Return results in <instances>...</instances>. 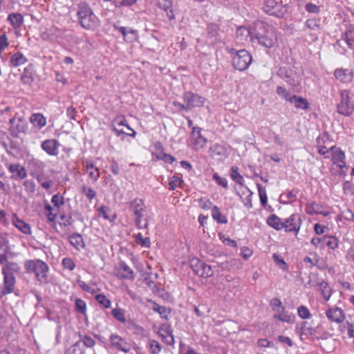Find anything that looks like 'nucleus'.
I'll use <instances>...</instances> for the list:
<instances>
[{
    "label": "nucleus",
    "instance_id": "obj_27",
    "mask_svg": "<svg viewBox=\"0 0 354 354\" xmlns=\"http://www.w3.org/2000/svg\"><path fill=\"white\" fill-rule=\"evenodd\" d=\"M342 39L344 40L348 48H354V27L351 25L347 27L344 34L342 35Z\"/></svg>",
    "mask_w": 354,
    "mask_h": 354
},
{
    "label": "nucleus",
    "instance_id": "obj_55",
    "mask_svg": "<svg viewBox=\"0 0 354 354\" xmlns=\"http://www.w3.org/2000/svg\"><path fill=\"white\" fill-rule=\"evenodd\" d=\"M96 301L106 308L111 306V301L106 297L102 294H98L95 296Z\"/></svg>",
    "mask_w": 354,
    "mask_h": 354
},
{
    "label": "nucleus",
    "instance_id": "obj_11",
    "mask_svg": "<svg viewBox=\"0 0 354 354\" xmlns=\"http://www.w3.org/2000/svg\"><path fill=\"white\" fill-rule=\"evenodd\" d=\"M183 99L189 110L195 107H201L205 102V97L191 91L184 92Z\"/></svg>",
    "mask_w": 354,
    "mask_h": 354
},
{
    "label": "nucleus",
    "instance_id": "obj_21",
    "mask_svg": "<svg viewBox=\"0 0 354 354\" xmlns=\"http://www.w3.org/2000/svg\"><path fill=\"white\" fill-rule=\"evenodd\" d=\"M156 3L160 8L166 12L169 19H174L175 15L172 8V0H156Z\"/></svg>",
    "mask_w": 354,
    "mask_h": 354
},
{
    "label": "nucleus",
    "instance_id": "obj_35",
    "mask_svg": "<svg viewBox=\"0 0 354 354\" xmlns=\"http://www.w3.org/2000/svg\"><path fill=\"white\" fill-rule=\"evenodd\" d=\"M21 268L19 265L13 261L7 262L2 268V273H8L14 274V273H19Z\"/></svg>",
    "mask_w": 354,
    "mask_h": 354
},
{
    "label": "nucleus",
    "instance_id": "obj_43",
    "mask_svg": "<svg viewBox=\"0 0 354 354\" xmlns=\"http://www.w3.org/2000/svg\"><path fill=\"white\" fill-rule=\"evenodd\" d=\"M136 243L144 248H149L151 245V241L149 237L143 238L141 233L136 234L133 236Z\"/></svg>",
    "mask_w": 354,
    "mask_h": 354
},
{
    "label": "nucleus",
    "instance_id": "obj_37",
    "mask_svg": "<svg viewBox=\"0 0 354 354\" xmlns=\"http://www.w3.org/2000/svg\"><path fill=\"white\" fill-rule=\"evenodd\" d=\"M21 80L25 84H32L34 81V78L31 66H28L24 68V73L21 76Z\"/></svg>",
    "mask_w": 354,
    "mask_h": 354
},
{
    "label": "nucleus",
    "instance_id": "obj_51",
    "mask_svg": "<svg viewBox=\"0 0 354 354\" xmlns=\"http://www.w3.org/2000/svg\"><path fill=\"white\" fill-rule=\"evenodd\" d=\"M51 203L53 204L54 207L59 211L60 207L64 205V198L62 196L57 194L52 196Z\"/></svg>",
    "mask_w": 354,
    "mask_h": 354
},
{
    "label": "nucleus",
    "instance_id": "obj_17",
    "mask_svg": "<svg viewBox=\"0 0 354 354\" xmlns=\"http://www.w3.org/2000/svg\"><path fill=\"white\" fill-rule=\"evenodd\" d=\"M3 275L4 288L0 292V297L3 295L11 293L15 289L16 279L14 274L2 273Z\"/></svg>",
    "mask_w": 354,
    "mask_h": 354
},
{
    "label": "nucleus",
    "instance_id": "obj_36",
    "mask_svg": "<svg viewBox=\"0 0 354 354\" xmlns=\"http://www.w3.org/2000/svg\"><path fill=\"white\" fill-rule=\"evenodd\" d=\"M209 152L212 157L220 158L225 156L226 150L222 145L215 144L209 148Z\"/></svg>",
    "mask_w": 354,
    "mask_h": 354
},
{
    "label": "nucleus",
    "instance_id": "obj_50",
    "mask_svg": "<svg viewBox=\"0 0 354 354\" xmlns=\"http://www.w3.org/2000/svg\"><path fill=\"white\" fill-rule=\"evenodd\" d=\"M297 314L298 316L303 319H310L312 317L307 307L303 305L297 308Z\"/></svg>",
    "mask_w": 354,
    "mask_h": 354
},
{
    "label": "nucleus",
    "instance_id": "obj_22",
    "mask_svg": "<svg viewBox=\"0 0 354 354\" xmlns=\"http://www.w3.org/2000/svg\"><path fill=\"white\" fill-rule=\"evenodd\" d=\"M7 21L11 24L14 29H19L24 24V18L21 13L12 12L8 15Z\"/></svg>",
    "mask_w": 354,
    "mask_h": 354
},
{
    "label": "nucleus",
    "instance_id": "obj_59",
    "mask_svg": "<svg viewBox=\"0 0 354 354\" xmlns=\"http://www.w3.org/2000/svg\"><path fill=\"white\" fill-rule=\"evenodd\" d=\"M60 219L63 221L62 223H59L61 227H68L71 225L74 222V220L71 215L66 216V214H62L60 215Z\"/></svg>",
    "mask_w": 354,
    "mask_h": 354
},
{
    "label": "nucleus",
    "instance_id": "obj_52",
    "mask_svg": "<svg viewBox=\"0 0 354 354\" xmlns=\"http://www.w3.org/2000/svg\"><path fill=\"white\" fill-rule=\"evenodd\" d=\"M149 348H150L151 354H158L162 350L161 345L156 340L151 339L149 342Z\"/></svg>",
    "mask_w": 354,
    "mask_h": 354
},
{
    "label": "nucleus",
    "instance_id": "obj_14",
    "mask_svg": "<svg viewBox=\"0 0 354 354\" xmlns=\"http://www.w3.org/2000/svg\"><path fill=\"white\" fill-rule=\"evenodd\" d=\"M207 38L212 44L221 41L220 27L216 24H209L207 26Z\"/></svg>",
    "mask_w": 354,
    "mask_h": 354
},
{
    "label": "nucleus",
    "instance_id": "obj_32",
    "mask_svg": "<svg viewBox=\"0 0 354 354\" xmlns=\"http://www.w3.org/2000/svg\"><path fill=\"white\" fill-rule=\"evenodd\" d=\"M14 225L22 233L25 234H31V227L28 223H25L23 220L18 218H14L12 220Z\"/></svg>",
    "mask_w": 354,
    "mask_h": 354
},
{
    "label": "nucleus",
    "instance_id": "obj_58",
    "mask_svg": "<svg viewBox=\"0 0 354 354\" xmlns=\"http://www.w3.org/2000/svg\"><path fill=\"white\" fill-rule=\"evenodd\" d=\"M305 10L310 14H319L321 11L320 7L316 4L309 2L305 5Z\"/></svg>",
    "mask_w": 354,
    "mask_h": 354
},
{
    "label": "nucleus",
    "instance_id": "obj_47",
    "mask_svg": "<svg viewBox=\"0 0 354 354\" xmlns=\"http://www.w3.org/2000/svg\"><path fill=\"white\" fill-rule=\"evenodd\" d=\"M75 310L77 313L85 315L86 312V304L82 299H76L75 303Z\"/></svg>",
    "mask_w": 354,
    "mask_h": 354
},
{
    "label": "nucleus",
    "instance_id": "obj_2",
    "mask_svg": "<svg viewBox=\"0 0 354 354\" xmlns=\"http://www.w3.org/2000/svg\"><path fill=\"white\" fill-rule=\"evenodd\" d=\"M267 223L277 231L283 230L286 232H292L297 236L301 226V220L299 216L295 214H291L286 218L271 214L267 218Z\"/></svg>",
    "mask_w": 354,
    "mask_h": 354
},
{
    "label": "nucleus",
    "instance_id": "obj_29",
    "mask_svg": "<svg viewBox=\"0 0 354 354\" xmlns=\"http://www.w3.org/2000/svg\"><path fill=\"white\" fill-rule=\"evenodd\" d=\"M290 102L294 104L295 106L299 109L306 110L309 108V103L307 100L297 95L292 96Z\"/></svg>",
    "mask_w": 354,
    "mask_h": 354
},
{
    "label": "nucleus",
    "instance_id": "obj_4",
    "mask_svg": "<svg viewBox=\"0 0 354 354\" xmlns=\"http://www.w3.org/2000/svg\"><path fill=\"white\" fill-rule=\"evenodd\" d=\"M24 269L27 273L33 274L40 283L48 282L50 268L44 261L39 259H28L24 262Z\"/></svg>",
    "mask_w": 354,
    "mask_h": 354
},
{
    "label": "nucleus",
    "instance_id": "obj_9",
    "mask_svg": "<svg viewBox=\"0 0 354 354\" xmlns=\"http://www.w3.org/2000/svg\"><path fill=\"white\" fill-rule=\"evenodd\" d=\"M190 266L193 272L199 277L207 278L213 274L212 267L197 258L190 261Z\"/></svg>",
    "mask_w": 354,
    "mask_h": 354
},
{
    "label": "nucleus",
    "instance_id": "obj_6",
    "mask_svg": "<svg viewBox=\"0 0 354 354\" xmlns=\"http://www.w3.org/2000/svg\"><path fill=\"white\" fill-rule=\"evenodd\" d=\"M252 61V55L249 52L245 49L240 50L236 52L233 59V66L240 71L246 70Z\"/></svg>",
    "mask_w": 354,
    "mask_h": 354
},
{
    "label": "nucleus",
    "instance_id": "obj_5",
    "mask_svg": "<svg viewBox=\"0 0 354 354\" xmlns=\"http://www.w3.org/2000/svg\"><path fill=\"white\" fill-rule=\"evenodd\" d=\"M129 209L135 216V223L139 229H149V216H145V205L142 199L136 198L129 203Z\"/></svg>",
    "mask_w": 354,
    "mask_h": 354
},
{
    "label": "nucleus",
    "instance_id": "obj_3",
    "mask_svg": "<svg viewBox=\"0 0 354 354\" xmlns=\"http://www.w3.org/2000/svg\"><path fill=\"white\" fill-rule=\"evenodd\" d=\"M77 17L79 24L86 30H94L100 26V19L85 1L77 4Z\"/></svg>",
    "mask_w": 354,
    "mask_h": 354
},
{
    "label": "nucleus",
    "instance_id": "obj_10",
    "mask_svg": "<svg viewBox=\"0 0 354 354\" xmlns=\"http://www.w3.org/2000/svg\"><path fill=\"white\" fill-rule=\"evenodd\" d=\"M9 129L11 136L17 138L19 133H26L28 129V122L22 118H12L10 119Z\"/></svg>",
    "mask_w": 354,
    "mask_h": 354
},
{
    "label": "nucleus",
    "instance_id": "obj_12",
    "mask_svg": "<svg viewBox=\"0 0 354 354\" xmlns=\"http://www.w3.org/2000/svg\"><path fill=\"white\" fill-rule=\"evenodd\" d=\"M109 342L110 345L117 351L127 353L131 349V343L118 334H111L109 337Z\"/></svg>",
    "mask_w": 354,
    "mask_h": 354
},
{
    "label": "nucleus",
    "instance_id": "obj_30",
    "mask_svg": "<svg viewBox=\"0 0 354 354\" xmlns=\"http://www.w3.org/2000/svg\"><path fill=\"white\" fill-rule=\"evenodd\" d=\"M98 214L100 216H102L105 220L111 222L115 221L117 218L115 214H111V209L110 207L106 205H102L97 209Z\"/></svg>",
    "mask_w": 354,
    "mask_h": 354
},
{
    "label": "nucleus",
    "instance_id": "obj_48",
    "mask_svg": "<svg viewBox=\"0 0 354 354\" xmlns=\"http://www.w3.org/2000/svg\"><path fill=\"white\" fill-rule=\"evenodd\" d=\"M277 94L282 98H284L286 101L290 102L292 99L290 93L283 86H279L276 89Z\"/></svg>",
    "mask_w": 354,
    "mask_h": 354
},
{
    "label": "nucleus",
    "instance_id": "obj_19",
    "mask_svg": "<svg viewBox=\"0 0 354 354\" xmlns=\"http://www.w3.org/2000/svg\"><path fill=\"white\" fill-rule=\"evenodd\" d=\"M113 27L115 30H118L122 35L124 41L132 42L135 40L137 35V30L131 28L127 30L126 27L119 26L116 24H114Z\"/></svg>",
    "mask_w": 354,
    "mask_h": 354
},
{
    "label": "nucleus",
    "instance_id": "obj_24",
    "mask_svg": "<svg viewBox=\"0 0 354 354\" xmlns=\"http://www.w3.org/2000/svg\"><path fill=\"white\" fill-rule=\"evenodd\" d=\"M274 318L283 322L292 324L294 322L295 316L289 313L284 306H281V308L279 309V312L274 315Z\"/></svg>",
    "mask_w": 354,
    "mask_h": 354
},
{
    "label": "nucleus",
    "instance_id": "obj_26",
    "mask_svg": "<svg viewBox=\"0 0 354 354\" xmlns=\"http://www.w3.org/2000/svg\"><path fill=\"white\" fill-rule=\"evenodd\" d=\"M70 243L77 250L85 247V243L82 235L79 233H73L68 236Z\"/></svg>",
    "mask_w": 354,
    "mask_h": 354
},
{
    "label": "nucleus",
    "instance_id": "obj_7",
    "mask_svg": "<svg viewBox=\"0 0 354 354\" xmlns=\"http://www.w3.org/2000/svg\"><path fill=\"white\" fill-rule=\"evenodd\" d=\"M263 10L268 15L278 18L283 17L287 12V9L282 2H278L276 0H265Z\"/></svg>",
    "mask_w": 354,
    "mask_h": 354
},
{
    "label": "nucleus",
    "instance_id": "obj_39",
    "mask_svg": "<svg viewBox=\"0 0 354 354\" xmlns=\"http://www.w3.org/2000/svg\"><path fill=\"white\" fill-rule=\"evenodd\" d=\"M26 62L27 58L20 52L15 53L10 59V64L15 67L21 66Z\"/></svg>",
    "mask_w": 354,
    "mask_h": 354
},
{
    "label": "nucleus",
    "instance_id": "obj_54",
    "mask_svg": "<svg viewBox=\"0 0 354 354\" xmlns=\"http://www.w3.org/2000/svg\"><path fill=\"white\" fill-rule=\"evenodd\" d=\"M160 336L162 337V341L168 345H173L175 342L171 332L165 331V333H160Z\"/></svg>",
    "mask_w": 354,
    "mask_h": 354
},
{
    "label": "nucleus",
    "instance_id": "obj_60",
    "mask_svg": "<svg viewBox=\"0 0 354 354\" xmlns=\"http://www.w3.org/2000/svg\"><path fill=\"white\" fill-rule=\"evenodd\" d=\"M182 183H183V180L181 178L174 176L172 178H171V179L169 180V189L170 190H174L177 187L180 186Z\"/></svg>",
    "mask_w": 354,
    "mask_h": 354
},
{
    "label": "nucleus",
    "instance_id": "obj_53",
    "mask_svg": "<svg viewBox=\"0 0 354 354\" xmlns=\"http://www.w3.org/2000/svg\"><path fill=\"white\" fill-rule=\"evenodd\" d=\"M112 315L114 317L115 319L120 322L121 323H125L126 319L124 314V312L120 308H115L113 309L111 311Z\"/></svg>",
    "mask_w": 354,
    "mask_h": 354
},
{
    "label": "nucleus",
    "instance_id": "obj_41",
    "mask_svg": "<svg viewBox=\"0 0 354 354\" xmlns=\"http://www.w3.org/2000/svg\"><path fill=\"white\" fill-rule=\"evenodd\" d=\"M212 216L218 223L225 224L227 223V219L226 216H223L221 214L219 208L216 206H214L212 208Z\"/></svg>",
    "mask_w": 354,
    "mask_h": 354
},
{
    "label": "nucleus",
    "instance_id": "obj_45",
    "mask_svg": "<svg viewBox=\"0 0 354 354\" xmlns=\"http://www.w3.org/2000/svg\"><path fill=\"white\" fill-rule=\"evenodd\" d=\"M305 26L312 30H319L321 28L320 19H308L306 21Z\"/></svg>",
    "mask_w": 354,
    "mask_h": 354
},
{
    "label": "nucleus",
    "instance_id": "obj_1",
    "mask_svg": "<svg viewBox=\"0 0 354 354\" xmlns=\"http://www.w3.org/2000/svg\"><path fill=\"white\" fill-rule=\"evenodd\" d=\"M254 25L255 30L252 37V42H257L267 48H272L277 41L276 30L273 26L263 21H257Z\"/></svg>",
    "mask_w": 354,
    "mask_h": 354
},
{
    "label": "nucleus",
    "instance_id": "obj_57",
    "mask_svg": "<svg viewBox=\"0 0 354 354\" xmlns=\"http://www.w3.org/2000/svg\"><path fill=\"white\" fill-rule=\"evenodd\" d=\"M80 341L86 347L88 348H92L95 344V341L92 337L86 335H80Z\"/></svg>",
    "mask_w": 354,
    "mask_h": 354
},
{
    "label": "nucleus",
    "instance_id": "obj_25",
    "mask_svg": "<svg viewBox=\"0 0 354 354\" xmlns=\"http://www.w3.org/2000/svg\"><path fill=\"white\" fill-rule=\"evenodd\" d=\"M9 171L16 175L15 178L24 179L27 176V172L24 167L19 164H12L8 167Z\"/></svg>",
    "mask_w": 354,
    "mask_h": 354
},
{
    "label": "nucleus",
    "instance_id": "obj_44",
    "mask_svg": "<svg viewBox=\"0 0 354 354\" xmlns=\"http://www.w3.org/2000/svg\"><path fill=\"white\" fill-rule=\"evenodd\" d=\"M231 178L241 186H243L244 179L239 173V168L237 167L233 166L231 167Z\"/></svg>",
    "mask_w": 354,
    "mask_h": 354
},
{
    "label": "nucleus",
    "instance_id": "obj_38",
    "mask_svg": "<svg viewBox=\"0 0 354 354\" xmlns=\"http://www.w3.org/2000/svg\"><path fill=\"white\" fill-rule=\"evenodd\" d=\"M319 290L326 301H328L332 295L333 290L326 281H322L319 284Z\"/></svg>",
    "mask_w": 354,
    "mask_h": 354
},
{
    "label": "nucleus",
    "instance_id": "obj_33",
    "mask_svg": "<svg viewBox=\"0 0 354 354\" xmlns=\"http://www.w3.org/2000/svg\"><path fill=\"white\" fill-rule=\"evenodd\" d=\"M323 206L322 205L315 202L313 201L310 203H307L305 205V212L308 215H315L318 214L320 209H322Z\"/></svg>",
    "mask_w": 354,
    "mask_h": 354
},
{
    "label": "nucleus",
    "instance_id": "obj_40",
    "mask_svg": "<svg viewBox=\"0 0 354 354\" xmlns=\"http://www.w3.org/2000/svg\"><path fill=\"white\" fill-rule=\"evenodd\" d=\"M345 158L344 152L340 149H335L332 154L333 162L334 164L342 163L344 167H346Z\"/></svg>",
    "mask_w": 354,
    "mask_h": 354
},
{
    "label": "nucleus",
    "instance_id": "obj_63",
    "mask_svg": "<svg viewBox=\"0 0 354 354\" xmlns=\"http://www.w3.org/2000/svg\"><path fill=\"white\" fill-rule=\"evenodd\" d=\"M301 331L302 335H312L315 333V330L312 327L308 326V323L306 322H304L301 324Z\"/></svg>",
    "mask_w": 354,
    "mask_h": 354
},
{
    "label": "nucleus",
    "instance_id": "obj_34",
    "mask_svg": "<svg viewBox=\"0 0 354 354\" xmlns=\"http://www.w3.org/2000/svg\"><path fill=\"white\" fill-rule=\"evenodd\" d=\"M30 122L39 129H41L46 124V118L41 113H33L30 118Z\"/></svg>",
    "mask_w": 354,
    "mask_h": 354
},
{
    "label": "nucleus",
    "instance_id": "obj_8",
    "mask_svg": "<svg viewBox=\"0 0 354 354\" xmlns=\"http://www.w3.org/2000/svg\"><path fill=\"white\" fill-rule=\"evenodd\" d=\"M341 101L337 104V113L344 115H351L354 111V104L351 101V97L348 91H343L340 93Z\"/></svg>",
    "mask_w": 354,
    "mask_h": 354
},
{
    "label": "nucleus",
    "instance_id": "obj_62",
    "mask_svg": "<svg viewBox=\"0 0 354 354\" xmlns=\"http://www.w3.org/2000/svg\"><path fill=\"white\" fill-rule=\"evenodd\" d=\"M213 179L216 181V183L222 186L224 188H227L228 186L227 180L226 178L221 177L218 173H214L212 176Z\"/></svg>",
    "mask_w": 354,
    "mask_h": 354
},
{
    "label": "nucleus",
    "instance_id": "obj_56",
    "mask_svg": "<svg viewBox=\"0 0 354 354\" xmlns=\"http://www.w3.org/2000/svg\"><path fill=\"white\" fill-rule=\"evenodd\" d=\"M62 265L65 269L72 271L75 268V263L70 257H65L62 261Z\"/></svg>",
    "mask_w": 354,
    "mask_h": 354
},
{
    "label": "nucleus",
    "instance_id": "obj_23",
    "mask_svg": "<svg viewBox=\"0 0 354 354\" xmlns=\"http://www.w3.org/2000/svg\"><path fill=\"white\" fill-rule=\"evenodd\" d=\"M334 75L337 80L342 82H350L353 80L352 73L349 69L338 68L335 71Z\"/></svg>",
    "mask_w": 354,
    "mask_h": 354
},
{
    "label": "nucleus",
    "instance_id": "obj_42",
    "mask_svg": "<svg viewBox=\"0 0 354 354\" xmlns=\"http://www.w3.org/2000/svg\"><path fill=\"white\" fill-rule=\"evenodd\" d=\"M280 198L286 204L294 202L297 199L296 192L294 190L286 191L281 194Z\"/></svg>",
    "mask_w": 354,
    "mask_h": 354
},
{
    "label": "nucleus",
    "instance_id": "obj_31",
    "mask_svg": "<svg viewBox=\"0 0 354 354\" xmlns=\"http://www.w3.org/2000/svg\"><path fill=\"white\" fill-rule=\"evenodd\" d=\"M44 211L49 222H54L59 212L55 208V207H52L48 203H44Z\"/></svg>",
    "mask_w": 354,
    "mask_h": 354
},
{
    "label": "nucleus",
    "instance_id": "obj_18",
    "mask_svg": "<svg viewBox=\"0 0 354 354\" xmlns=\"http://www.w3.org/2000/svg\"><path fill=\"white\" fill-rule=\"evenodd\" d=\"M326 316L331 322L340 324L345 319L343 310L339 307L330 308L326 312Z\"/></svg>",
    "mask_w": 354,
    "mask_h": 354
},
{
    "label": "nucleus",
    "instance_id": "obj_13",
    "mask_svg": "<svg viewBox=\"0 0 354 354\" xmlns=\"http://www.w3.org/2000/svg\"><path fill=\"white\" fill-rule=\"evenodd\" d=\"M61 146L59 142L56 139H47L41 144V148L50 156H57L59 149Z\"/></svg>",
    "mask_w": 354,
    "mask_h": 354
},
{
    "label": "nucleus",
    "instance_id": "obj_61",
    "mask_svg": "<svg viewBox=\"0 0 354 354\" xmlns=\"http://www.w3.org/2000/svg\"><path fill=\"white\" fill-rule=\"evenodd\" d=\"M30 165L35 169V171H41L44 168V163L39 160L32 159L30 162Z\"/></svg>",
    "mask_w": 354,
    "mask_h": 354
},
{
    "label": "nucleus",
    "instance_id": "obj_28",
    "mask_svg": "<svg viewBox=\"0 0 354 354\" xmlns=\"http://www.w3.org/2000/svg\"><path fill=\"white\" fill-rule=\"evenodd\" d=\"M86 170L88 176L93 182H97L100 176V169L95 167L94 164L91 162H86Z\"/></svg>",
    "mask_w": 354,
    "mask_h": 354
},
{
    "label": "nucleus",
    "instance_id": "obj_15",
    "mask_svg": "<svg viewBox=\"0 0 354 354\" xmlns=\"http://www.w3.org/2000/svg\"><path fill=\"white\" fill-rule=\"evenodd\" d=\"M190 138L196 149L204 147L207 142V140L201 134V128L198 127H192Z\"/></svg>",
    "mask_w": 354,
    "mask_h": 354
},
{
    "label": "nucleus",
    "instance_id": "obj_64",
    "mask_svg": "<svg viewBox=\"0 0 354 354\" xmlns=\"http://www.w3.org/2000/svg\"><path fill=\"white\" fill-rule=\"evenodd\" d=\"M82 192L84 194L89 200L93 199L96 196L95 191L91 187H83Z\"/></svg>",
    "mask_w": 354,
    "mask_h": 354
},
{
    "label": "nucleus",
    "instance_id": "obj_20",
    "mask_svg": "<svg viewBox=\"0 0 354 354\" xmlns=\"http://www.w3.org/2000/svg\"><path fill=\"white\" fill-rule=\"evenodd\" d=\"M254 36V32H251L250 29L245 26H239L236 31V37L241 43L248 41L250 38L252 42V37Z\"/></svg>",
    "mask_w": 354,
    "mask_h": 354
},
{
    "label": "nucleus",
    "instance_id": "obj_46",
    "mask_svg": "<svg viewBox=\"0 0 354 354\" xmlns=\"http://www.w3.org/2000/svg\"><path fill=\"white\" fill-rule=\"evenodd\" d=\"M272 259L275 264L281 270H287L288 268V264L285 262L283 259L279 254L274 253L272 254Z\"/></svg>",
    "mask_w": 354,
    "mask_h": 354
},
{
    "label": "nucleus",
    "instance_id": "obj_49",
    "mask_svg": "<svg viewBox=\"0 0 354 354\" xmlns=\"http://www.w3.org/2000/svg\"><path fill=\"white\" fill-rule=\"evenodd\" d=\"M326 241V245L330 249L335 250L338 248L339 241L335 236H324L323 237Z\"/></svg>",
    "mask_w": 354,
    "mask_h": 354
},
{
    "label": "nucleus",
    "instance_id": "obj_16",
    "mask_svg": "<svg viewBox=\"0 0 354 354\" xmlns=\"http://www.w3.org/2000/svg\"><path fill=\"white\" fill-rule=\"evenodd\" d=\"M115 274L120 279L133 280L134 279L133 270L124 262H121L115 269Z\"/></svg>",
    "mask_w": 354,
    "mask_h": 354
}]
</instances>
